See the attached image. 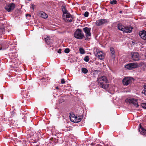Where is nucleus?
Wrapping results in <instances>:
<instances>
[{
  "label": "nucleus",
  "mask_w": 146,
  "mask_h": 146,
  "mask_svg": "<svg viewBox=\"0 0 146 146\" xmlns=\"http://www.w3.org/2000/svg\"><path fill=\"white\" fill-rule=\"evenodd\" d=\"M42 80L43 81H45L46 80V79L44 78H43L42 79Z\"/></svg>",
  "instance_id": "nucleus-37"
},
{
  "label": "nucleus",
  "mask_w": 146,
  "mask_h": 146,
  "mask_svg": "<svg viewBox=\"0 0 146 146\" xmlns=\"http://www.w3.org/2000/svg\"><path fill=\"white\" fill-rule=\"evenodd\" d=\"M11 127H15L16 126L15 124L13 122H11L10 124Z\"/></svg>",
  "instance_id": "nucleus-29"
},
{
  "label": "nucleus",
  "mask_w": 146,
  "mask_h": 146,
  "mask_svg": "<svg viewBox=\"0 0 146 146\" xmlns=\"http://www.w3.org/2000/svg\"><path fill=\"white\" fill-rule=\"evenodd\" d=\"M137 101V99L132 98H128L125 100V102H126L132 103L136 107H138L139 106Z\"/></svg>",
  "instance_id": "nucleus-4"
},
{
  "label": "nucleus",
  "mask_w": 146,
  "mask_h": 146,
  "mask_svg": "<svg viewBox=\"0 0 146 146\" xmlns=\"http://www.w3.org/2000/svg\"><path fill=\"white\" fill-rule=\"evenodd\" d=\"M95 73L97 72V71H95Z\"/></svg>",
  "instance_id": "nucleus-43"
},
{
  "label": "nucleus",
  "mask_w": 146,
  "mask_h": 146,
  "mask_svg": "<svg viewBox=\"0 0 146 146\" xmlns=\"http://www.w3.org/2000/svg\"><path fill=\"white\" fill-rule=\"evenodd\" d=\"M79 50L81 54H84L85 51L82 48H80L79 49Z\"/></svg>",
  "instance_id": "nucleus-21"
},
{
  "label": "nucleus",
  "mask_w": 146,
  "mask_h": 146,
  "mask_svg": "<svg viewBox=\"0 0 146 146\" xmlns=\"http://www.w3.org/2000/svg\"><path fill=\"white\" fill-rule=\"evenodd\" d=\"M63 15L62 18L66 22H70L72 21L73 17L72 15L68 12L65 7L62 6V7Z\"/></svg>",
  "instance_id": "nucleus-2"
},
{
  "label": "nucleus",
  "mask_w": 146,
  "mask_h": 146,
  "mask_svg": "<svg viewBox=\"0 0 146 146\" xmlns=\"http://www.w3.org/2000/svg\"><path fill=\"white\" fill-rule=\"evenodd\" d=\"M91 29L88 27H85L83 29V30L84 32L86 34V36L87 37L85 39L86 40H88L89 36H91V34L90 33V31Z\"/></svg>",
  "instance_id": "nucleus-10"
},
{
  "label": "nucleus",
  "mask_w": 146,
  "mask_h": 146,
  "mask_svg": "<svg viewBox=\"0 0 146 146\" xmlns=\"http://www.w3.org/2000/svg\"><path fill=\"white\" fill-rule=\"evenodd\" d=\"M91 145H94V143H92L91 144Z\"/></svg>",
  "instance_id": "nucleus-39"
},
{
  "label": "nucleus",
  "mask_w": 146,
  "mask_h": 146,
  "mask_svg": "<svg viewBox=\"0 0 146 146\" xmlns=\"http://www.w3.org/2000/svg\"><path fill=\"white\" fill-rule=\"evenodd\" d=\"M139 131L140 132V133L144 136H146V130L144 129L140 124L139 125Z\"/></svg>",
  "instance_id": "nucleus-11"
},
{
  "label": "nucleus",
  "mask_w": 146,
  "mask_h": 146,
  "mask_svg": "<svg viewBox=\"0 0 146 146\" xmlns=\"http://www.w3.org/2000/svg\"><path fill=\"white\" fill-rule=\"evenodd\" d=\"M98 84L101 88L106 89L108 87L109 84H108L107 79L105 76L98 77Z\"/></svg>",
  "instance_id": "nucleus-1"
},
{
  "label": "nucleus",
  "mask_w": 146,
  "mask_h": 146,
  "mask_svg": "<svg viewBox=\"0 0 146 146\" xmlns=\"http://www.w3.org/2000/svg\"><path fill=\"white\" fill-rule=\"evenodd\" d=\"M70 119H71V118L73 119V120H74V117H76V116L75 115L73 114H72V115L70 114Z\"/></svg>",
  "instance_id": "nucleus-26"
},
{
  "label": "nucleus",
  "mask_w": 146,
  "mask_h": 146,
  "mask_svg": "<svg viewBox=\"0 0 146 146\" xmlns=\"http://www.w3.org/2000/svg\"><path fill=\"white\" fill-rule=\"evenodd\" d=\"M96 56L100 60H102L104 58V54L101 51L98 52L96 55Z\"/></svg>",
  "instance_id": "nucleus-12"
},
{
  "label": "nucleus",
  "mask_w": 146,
  "mask_h": 146,
  "mask_svg": "<svg viewBox=\"0 0 146 146\" xmlns=\"http://www.w3.org/2000/svg\"><path fill=\"white\" fill-rule=\"evenodd\" d=\"M34 7H35V5H32L31 8H32V9L33 10V11H34Z\"/></svg>",
  "instance_id": "nucleus-35"
},
{
  "label": "nucleus",
  "mask_w": 146,
  "mask_h": 146,
  "mask_svg": "<svg viewBox=\"0 0 146 146\" xmlns=\"http://www.w3.org/2000/svg\"><path fill=\"white\" fill-rule=\"evenodd\" d=\"M133 28L130 26H126L125 27L124 33H129L132 31Z\"/></svg>",
  "instance_id": "nucleus-14"
},
{
  "label": "nucleus",
  "mask_w": 146,
  "mask_h": 146,
  "mask_svg": "<svg viewBox=\"0 0 146 146\" xmlns=\"http://www.w3.org/2000/svg\"><path fill=\"white\" fill-rule=\"evenodd\" d=\"M69 52L70 50L68 48H66L64 50V52L66 53H68Z\"/></svg>",
  "instance_id": "nucleus-32"
},
{
  "label": "nucleus",
  "mask_w": 146,
  "mask_h": 146,
  "mask_svg": "<svg viewBox=\"0 0 146 146\" xmlns=\"http://www.w3.org/2000/svg\"><path fill=\"white\" fill-rule=\"evenodd\" d=\"M36 146H38V145H36Z\"/></svg>",
  "instance_id": "nucleus-44"
},
{
  "label": "nucleus",
  "mask_w": 146,
  "mask_h": 146,
  "mask_svg": "<svg viewBox=\"0 0 146 146\" xmlns=\"http://www.w3.org/2000/svg\"><path fill=\"white\" fill-rule=\"evenodd\" d=\"M39 15L40 16L44 19H46L48 17V15L44 12L41 11L39 13Z\"/></svg>",
  "instance_id": "nucleus-16"
},
{
  "label": "nucleus",
  "mask_w": 146,
  "mask_h": 146,
  "mask_svg": "<svg viewBox=\"0 0 146 146\" xmlns=\"http://www.w3.org/2000/svg\"><path fill=\"white\" fill-rule=\"evenodd\" d=\"M145 58H146V53H145Z\"/></svg>",
  "instance_id": "nucleus-42"
},
{
  "label": "nucleus",
  "mask_w": 146,
  "mask_h": 146,
  "mask_svg": "<svg viewBox=\"0 0 146 146\" xmlns=\"http://www.w3.org/2000/svg\"><path fill=\"white\" fill-rule=\"evenodd\" d=\"M133 80V78H132L125 77L123 80V84L124 85L127 86L132 82Z\"/></svg>",
  "instance_id": "nucleus-7"
},
{
  "label": "nucleus",
  "mask_w": 146,
  "mask_h": 146,
  "mask_svg": "<svg viewBox=\"0 0 146 146\" xmlns=\"http://www.w3.org/2000/svg\"><path fill=\"white\" fill-rule=\"evenodd\" d=\"M89 57L88 56H86L85 57L84 59V61L86 62H88L89 61Z\"/></svg>",
  "instance_id": "nucleus-28"
},
{
  "label": "nucleus",
  "mask_w": 146,
  "mask_h": 146,
  "mask_svg": "<svg viewBox=\"0 0 146 146\" xmlns=\"http://www.w3.org/2000/svg\"><path fill=\"white\" fill-rule=\"evenodd\" d=\"M82 119V117H80L79 116H76V117H74V120L71 118V121L74 123H77L80 121Z\"/></svg>",
  "instance_id": "nucleus-15"
},
{
  "label": "nucleus",
  "mask_w": 146,
  "mask_h": 146,
  "mask_svg": "<svg viewBox=\"0 0 146 146\" xmlns=\"http://www.w3.org/2000/svg\"><path fill=\"white\" fill-rule=\"evenodd\" d=\"M110 50L111 54L113 56H114L115 55V52L114 48L112 47H111L110 48Z\"/></svg>",
  "instance_id": "nucleus-19"
},
{
  "label": "nucleus",
  "mask_w": 146,
  "mask_h": 146,
  "mask_svg": "<svg viewBox=\"0 0 146 146\" xmlns=\"http://www.w3.org/2000/svg\"><path fill=\"white\" fill-rule=\"evenodd\" d=\"M23 96L25 98H28V94L26 92L25 93H23Z\"/></svg>",
  "instance_id": "nucleus-27"
},
{
  "label": "nucleus",
  "mask_w": 146,
  "mask_h": 146,
  "mask_svg": "<svg viewBox=\"0 0 146 146\" xmlns=\"http://www.w3.org/2000/svg\"><path fill=\"white\" fill-rule=\"evenodd\" d=\"M131 59L134 61H137L139 60V54L137 52H132L131 54Z\"/></svg>",
  "instance_id": "nucleus-5"
},
{
  "label": "nucleus",
  "mask_w": 146,
  "mask_h": 146,
  "mask_svg": "<svg viewBox=\"0 0 146 146\" xmlns=\"http://www.w3.org/2000/svg\"><path fill=\"white\" fill-rule=\"evenodd\" d=\"M109 21L108 19H101L97 21L96 25L98 26H100L103 24L108 23Z\"/></svg>",
  "instance_id": "nucleus-6"
},
{
  "label": "nucleus",
  "mask_w": 146,
  "mask_h": 146,
  "mask_svg": "<svg viewBox=\"0 0 146 146\" xmlns=\"http://www.w3.org/2000/svg\"><path fill=\"white\" fill-rule=\"evenodd\" d=\"M82 72L84 74L87 73L88 72V70L85 68H82Z\"/></svg>",
  "instance_id": "nucleus-22"
},
{
  "label": "nucleus",
  "mask_w": 146,
  "mask_h": 146,
  "mask_svg": "<svg viewBox=\"0 0 146 146\" xmlns=\"http://www.w3.org/2000/svg\"><path fill=\"white\" fill-rule=\"evenodd\" d=\"M15 5L13 3H11L5 7V9L8 12H10L15 8Z\"/></svg>",
  "instance_id": "nucleus-9"
},
{
  "label": "nucleus",
  "mask_w": 146,
  "mask_h": 146,
  "mask_svg": "<svg viewBox=\"0 0 146 146\" xmlns=\"http://www.w3.org/2000/svg\"><path fill=\"white\" fill-rule=\"evenodd\" d=\"M2 44H0V50L2 49Z\"/></svg>",
  "instance_id": "nucleus-36"
},
{
  "label": "nucleus",
  "mask_w": 146,
  "mask_h": 146,
  "mask_svg": "<svg viewBox=\"0 0 146 146\" xmlns=\"http://www.w3.org/2000/svg\"><path fill=\"white\" fill-rule=\"evenodd\" d=\"M61 83L62 84H64L65 82V81L64 79H61Z\"/></svg>",
  "instance_id": "nucleus-33"
},
{
  "label": "nucleus",
  "mask_w": 146,
  "mask_h": 146,
  "mask_svg": "<svg viewBox=\"0 0 146 146\" xmlns=\"http://www.w3.org/2000/svg\"><path fill=\"white\" fill-rule=\"evenodd\" d=\"M45 42L47 44H50L51 43V41H50L49 37L47 36L45 38Z\"/></svg>",
  "instance_id": "nucleus-18"
},
{
  "label": "nucleus",
  "mask_w": 146,
  "mask_h": 146,
  "mask_svg": "<svg viewBox=\"0 0 146 146\" xmlns=\"http://www.w3.org/2000/svg\"><path fill=\"white\" fill-rule=\"evenodd\" d=\"M56 89H58V87H56Z\"/></svg>",
  "instance_id": "nucleus-40"
},
{
  "label": "nucleus",
  "mask_w": 146,
  "mask_h": 146,
  "mask_svg": "<svg viewBox=\"0 0 146 146\" xmlns=\"http://www.w3.org/2000/svg\"><path fill=\"white\" fill-rule=\"evenodd\" d=\"M89 15V13L87 12H86L84 14V16L85 17H88Z\"/></svg>",
  "instance_id": "nucleus-31"
},
{
  "label": "nucleus",
  "mask_w": 146,
  "mask_h": 146,
  "mask_svg": "<svg viewBox=\"0 0 146 146\" xmlns=\"http://www.w3.org/2000/svg\"><path fill=\"white\" fill-rule=\"evenodd\" d=\"M144 89L142 91V93L146 96V85H144L143 86Z\"/></svg>",
  "instance_id": "nucleus-20"
},
{
  "label": "nucleus",
  "mask_w": 146,
  "mask_h": 146,
  "mask_svg": "<svg viewBox=\"0 0 146 146\" xmlns=\"http://www.w3.org/2000/svg\"><path fill=\"white\" fill-rule=\"evenodd\" d=\"M26 17H27V16H29V17L31 16V15H29V14H26Z\"/></svg>",
  "instance_id": "nucleus-38"
},
{
  "label": "nucleus",
  "mask_w": 146,
  "mask_h": 146,
  "mask_svg": "<svg viewBox=\"0 0 146 146\" xmlns=\"http://www.w3.org/2000/svg\"><path fill=\"white\" fill-rule=\"evenodd\" d=\"M139 35L143 39L146 40V31H143L140 32Z\"/></svg>",
  "instance_id": "nucleus-13"
},
{
  "label": "nucleus",
  "mask_w": 146,
  "mask_h": 146,
  "mask_svg": "<svg viewBox=\"0 0 146 146\" xmlns=\"http://www.w3.org/2000/svg\"><path fill=\"white\" fill-rule=\"evenodd\" d=\"M110 3L111 4H116L117 3V1L116 0H112L110 1Z\"/></svg>",
  "instance_id": "nucleus-24"
},
{
  "label": "nucleus",
  "mask_w": 146,
  "mask_h": 146,
  "mask_svg": "<svg viewBox=\"0 0 146 146\" xmlns=\"http://www.w3.org/2000/svg\"><path fill=\"white\" fill-rule=\"evenodd\" d=\"M137 63H132L125 65V67L127 69L131 70L137 68Z\"/></svg>",
  "instance_id": "nucleus-8"
},
{
  "label": "nucleus",
  "mask_w": 146,
  "mask_h": 146,
  "mask_svg": "<svg viewBox=\"0 0 146 146\" xmlns=\"http://www.w3.org/2000/svg\"><path fill=\"white\" fill-rule=\"evenodd\" d=\"M125 27L121 24H118L117 25V27L119 30L123 31L124 33V29Z\"/></svg>",
  "instance_id": "nucleus-17"
},
{
  "label": "nucleus",
  "mask_w": 146,
  "mask_h": 146,
  "mask_svg": "<svg viewBox=\"0 0 146 146\" xmlns=\"http://www.w3.org/2000/svg\"><path fill=\"white\" fill-rule=\"evenodd\" d=\"M5 29L4 28H0V35L3 34L4 32Z\"/></svg>",
  "instance_id": "nucleus-23"
},
{
  "label": "nucleus",
  "mask_w": 146,
  "mask_h": 146,
  "mask_svg": "<svg viewBox=\"0 0 146 146\" xmlns=\"http://www.w3.org/2000/svg\"><path fill=\"white\" fill-rule=\"evenodd\" d=\"M61 49L60 48L58 50V51L57 52L59 53H61Z\"/></svg>",
  "instance_id": "nucleus-34"
},
{
  "label": "nucleus",
  "mask_w": 146,
  "mask_h": 146,
  "mask_svg": "<svg viewBox=\"0 0 146 146\" xmlns=\"http://www.w3.org/2000/svg\"><path fill=\"white\" fill-rule=\"evenodd\" d=\"M5 44L3 43L2 44V49L4 50L6 49V47H5Z\"/></svg>",
  "instance_id": "nucleus-30"
},
{
  "label": "nucleus",
  "mask_w": 146,
  "mask_h": 146,
  "mask_svg": "<svg viewBox=\"0 0 146 146\" xmlns=\"http://www.w3.org/2000/svg\"><path fill=\"white\" fill-rule=\"evenodd\" d=\"M141 106L143 108L146 109V103H142Z\"/></svg>",
  "instance_id": "nucleus-25"
},
{
  "label": "nucleus",
  "mask_w": 146,
  "mask_h": 146,
  "mask_svg": "<svg viewBox=\"0 0 146 146\" xmlns=\"http://www.w3.org/2000/svg\"><path fill=\"white\" fill-rule=\"evenodd\" d=\"M122 11H120L119 12V13H122Z\"/></svg>",
  "instance_id": "nucleus-41"
},
{
  "label": "nucleus",
  "mask_w": 146,
  "mask_h": 146,
  "mask_svg": "<svg viewBox=\"0 0 146 146\" xmlns=\"http://www.w3.org/2000/svg\"><path fill=\"white\" fill-rule=\"evenodd\" d=\"M74 37L79 39H81L84 37V35L81 29H78L74 32Z\"/></svg>",
  "instance_id": "nucleus-3"
}]
</instances>
